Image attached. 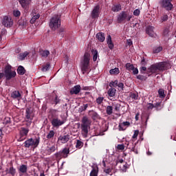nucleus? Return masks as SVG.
<instances>
[{"label": "nucleus", "instance_id": "f257e3e1", "mask_svg": "<svg viewBox=\"0 0 176 176\" xmlns=\"http://www.w3.org/2000/svg\"><path fill=\"white\" fill-rule=\"evenodd\" d=\"M166 68H167V63L160 62V63H155L154 65H151L147 69L146 71L148 75H152V74H159L160 72L166 70Z\"/></svg>", "mask_w": 176, "mask_h": 176}, {"label": "nucleus", "instance_id": "f03ea898", "mask_svg": "<svg viewBox=\"0 0 176 176\" xmlns=\"http://www.w3.org/2000/svg\"><path fill=\"white\" fill-rule=\"evenodd\" d=\"M81 70L82 74L91 71V68H90V54L88 52L84 54V58L81 61Z\"/></svg>", "mask_w": 176, "mask_h": 176}, {"label": "nucleus", "instance_id": "7ed1b4c3", "mask_svg": "<svg viewBox=\"0 0 176 176\" xmlns=\"http://www.w3.org/2000/svg\"><path fill=\"white\" fill-rule=\"evenodd\" d=\"M81 130L84 137H87L89 133V129H90V124H91V121L89 120L87 116H84L82 119Z\"/></svg>", "mask_w": 176, "mask_h": 176}, {"label": "nucleus", "instance_id": "20e7f679", "mask_svg": "<svg viewBox=\"0 0 176 176\" xmlns=\"http://www.w3.org/2000/svg\"><path fill=\"white\" fill-rule=\"evenodd\" d=\"M61 25V21L60 20V16L55 15L52 17L50 21V28L52 30H57Z\"/></svg>", "mask_w": 176, "mask_h": 176}, {"label": "nucleus", "instance_id": "39448f33", "mask_svg": "<svg viewBox=\"0 0 176 176\" xmlns=\"http://www.w3.org/2000/svg\"><path fill=\"white\" fill-rule=\"evenodd\" d=\"M24 144L25 148H30V146H32V148H37L39 145V138L28 139L24 142Z\"/></svg>", "mask_w": 176, "mask_h": 176}, {"label": "nucleus", "instance_id": "423d86ee", "mask_svg": "<svg viewBox=\"0 0 176 176\" xmlns=\"http://www.w3.org/2000/svg\"><path fill=\"white\" fill-rule=\"evenodd\" d=\"M133 17V15H130L127 14V12L122 11L121 13L119 14L117 20L118 23H123V21H130L131 20V18Z\"/></svg>", "mask_w": 176, "mask_h": 176}, {"label": "nucleus", "instance_id": "0eeeda50", "mask_svg": "<svg viewBox=\"0 0 176 176\" xmlns=\"http://www.w3.org/2000/svg\"><path fill=\"white\" fill-rule=\"evenodd\" d=\"M4 74L7 80H10L12 78H14V76H16V72L14 71H12V66L10 65H8L5 67Z\"/></svg>", "mask_w": 176, "mask_h": 176}, {"label": "nucleus", "instance_id": "6e6552de", "mask_svg": "<svg viewBox=\"0 0 176 176\" xmlns=\"http://www.w3.org/2000/svg\"><path fill=\"white\" fill-rule=\"evenodd\" d=\"M3 25L4 27H8L10 28L13 25V19H12V17L6 16L3 19Z\"/></svg>", "mask_w": 176, "mask_h": 176}, {"label": "nucleus", "instance_id": "1a4fd4ad", "mask_svg": "<svg viewBox=\"0 0 176 176\" xmlns=\"http://www.w3.org/2000/svg\"><path fill=\"white\" fill-rule=\"evenodd\" d=\"M173 0H162L161 1V6L162 8H165L166 10H171L173 9V4L171 3V1Z\"/></svg>", "mask_w": 176, "mask_h": 176}, {"label": "nucleus", "instance_id": "9d476101", "mask_svg": "<svg viewBox=\"0 0 176 176\" xmlns=\"http://www.w3.org/2000/svg\"><path fill=\"white\" fill-rule=\"evenodd\" d=\"M52 125L53 127H60V126H63L64 123H65V120H60L58 118H53L51 121Z\"/></svg>", "mask_w": 176, "mask_h": 176}, {"label": "nucleus", "instance_id": "9b49d317", "mask_svg": "<svg viewBox=\"0 0 176 176\" xmlns=\"http://www.w3.org/2000/svg\"><path fill=\"white\" fill-rule=\"evenodd\" d=\"M56 149H57V146H56V144L49 143L46 148L47 155H52L53 152L56 151Z\"/></svg>", "mask_w": 176, "mask_h": 176}, {"label": "nucleus", "instance_id": "f8f14e48", "mask_svg": "<svg viewBox=\"0 0 176 176\" xmlns=\"http://www.w3.org/2000/svg\"><path fill=\"white\" fill-rule=\"evenodd\" d=\"M91 16L92 17V19H98L99 16H100V6H96L91 13Z\"/></svg>", "mask_w": 176, "mask_h": 176}, {"label": "nucleus", "instance_id": "ddd939ff", "mask_svg": "<svg viewBox=\"0 0 176 176\" xmlns=\"http://www.w3.org/2000/svg\"><path fill=\"white\" fill-rule=\"evenodd\" d=\"M19 2L23 9H28V7L31 5L32 0H19Z\"/></svg>", "mask_w": 176, "mask_h": 176}, {"label": "nucleus", "instance_id": "4468645a", "mask_svg": "<svg viewBox=\"0 0 176 176\" xmlns=\"http://www.w3.org/2000/svg\"><path fill=\"white\" fill-rule=\"evenodd\" d=\"M69 141V135H60L58 138V142L59 144H67Z\"/></svg>", "mask_w": 176, "mask_h": 176}, {"label": "nucleus", "instance_id": "2eb2a0df", "mask_svg": "<svg viewBox=\"0 0 176 176\" xmlns=\"http://www.w3.org/2000/svg\"><path fill=\"white\" fill-rule=\"evenodd\" d=\"M155 30V27L153 26H148L146 29V32L151 36V38H153L155 36V32L153 31Z\"/></svg>", "mask_w": 176, "mask_h": 176}, {"label": "nucleus", "instance_id": "dca6fc26", "mask_svg": "<svg viewBox=\"0 0 176 176\" xmlns=\"http://www.w3.org/2000/svg\"><path fill=\"white\" fill-rule=\"evenodd\" d=\"M80 93V85H76L70 90V94H79Z\"/></svg>", "mask_w": 176, "mask_h": 176}, {"label": "nucleus", "instance_id": "f3484780", "mask_svg": "<svg viewBox=\"0 0 176 176\" xmlns=\"http://www.w3.org/2000/svg\"><path fill=\"white\" fill-rule=\"evenodd\" d=\"M12 98H14L20 101L21 100V94L19 91H14L11 94Z\"/></svg>", "mask_w": 176, "mask_h": 176}, {"label": "nucleus", "instance_id": "a211bd4d", "mask_svg": "<svg viewBox=\"0 0 176 176\" xmlns=\"http://www.w3.org/2000/svg\"><path fill=\"white\" fill-rule=\"evenodd\" d=\"M107 43L108 45L109 49H110V50H112V49H113L114 47V45H113V43L112 42V38L111 37V35H109L107 36Z\"/></svg>", "mask_w": 176, "mask_h": 176}, {"label": "nucleus", "instance_id": "6ab92c4d", "mask_svg": "<svg viewBox=\"0 0 176 176\" xmlns=\"http://www.w3.org/2000/svg\"><path fill=\"white\" fill-rule=\"evenodd\" d=\"M89 176H98V166H95L92 167V170Z\"/></svg>", "mask_w": 176, "mask_h": 176}, {"label": "nucleus", "instance_id": "aec40b11", "mask_svg": "<svg viewBox=\"0 0 176 176\" xmlns=\"http://www.w3.org/2000/svg\"><path fill=\"white\" fill-rule=\"evenodd\" d=\"M96 38L100 42H104L105 41V34L102 32L98 33Z\"/></svg>", "mask_w": 176, "mask_h": 176}, {"label": "nucleus", "instance_id": "412c9836", "mask_svg": "<svg viewBox=\"0 0 176 176\" xmlns=\"http://www.w3.org/2000/svg\"><path fill=\"white\" fill-rule=\"evenodd\" d=\"M28 131H29L28 129H25L24 127L21 128V130H20L21 137L27 136L28 134Z\"/></svg>", "mask_w": 176, "mask_h": 176}, {"label": "nucleus", "instance_id": "4be33fe9", "mask_svg": "<svg viewBox=\"0 0 176 176\" xmlns=\"http://www.w3.org/2000/svg\"><path fill=\"white\" fill-rule=\"evenodd\" d=\"M107 94L110 97H115V94H116V89L115 88L109 89Z\"/></svg>", "mask_w": 176, "mask_h": 176}, {"label": "nucleus", "instance_id": "5701e85b", "mask_svg": "<svg viewBox=\"0 0 176 176\" xmlns=\"http://www.w3.org/2000/svg\"><path fill=\"white\" fill-rule=\"evenodd\" d=\"M28 54H30V52H25L23 53H21L19 55L18 58L19 60H20L21 61H23V60L25 59V57H27V56H28Z\"/></svg>", "mask_w": 176, "mask_h": 176}, {"label": "nucleus", "instance_id": "b1692460", "mask_svg": "<svg viewBox=\"0 0 176 176\" xmlns=\"http://www.w3.org/2000/svg\"><path fill=\"white\" fill-rule=\"evenodd\" d=\"M27 170H28L27 165H21L19 168V173H22V174L27 173Z\"/></svg>", "mask_w": 176, "mask_h": 176}, {"label": "nucleus", "instance_id": "393cba45", "mask_svg": "<svg viewBox=\"0 0 176 176\" xmlns=\"http://www.w3.org/2000/svg\"><path fill=\"white\" fill-rule=\"evenodd\" d=\"M91 53L93 54V60L97 61V58L98 57V51H97V50H92Z\"/></svg>", "mask_w": 176, "mask_h": 176}, {"label": "nucleus", "instance_id": "a878e982", "mask_svg": "<svg viewBox=\"0 0 176 176\" xmlns=\"http://www.w3.org/2000/svg\"><path fill=\"white\" fill-rule=\"evenodd\" d=\"M39 17H41V15H39V14H35L34 15L33 14V16L30 20L31 24H34V23H35V21H36V20H38Z\"/></svg>", "mask_w": 176, "mask_h": 176}, {"label": "nucleus", "instance_id": "bb28decb", "mask_svg": "<svg viewBox=\"0 0 176 176\" xmlns=\"http://www.w3.org/2000/svg\"><path fill=\"white\" fill-rule=\"evenodd\" d=\"M19 75H24L25 74V69L23 66H19L17 69Z\"/></svg>", "mask_w": 176, "mask_h": 176}, {"label": "nucleus", "instance_id": "cd10ccee", "mask_svg": "<svg viewBox=\"0 0 176 176\" xmlns=\"http://www.w3.org/2000/svg\"><path fill=\"white\" fill-rule=\"evenodd\" d=\"M119 72H120L119 68H118V67H116L114 69H111L109 71V74L111 75H118Z\"/></svg>", "mask_w": 176, "mask_h": 176}, {"label": "nucleus", "instance_id": "c85d7f7f", "mask_svg": "<svg viewBox=\"0 0 176 176\" xmlns=\"http://www.w3.org/2000/svg\"><path fill=\"white\" fill-rule=\"evenodd\" d=\"M111 10H113V12H119V10H122V7L120 5H113L111 8Z\"/></svg>", "mask_w": 176, "mask_h": 176}, {"label": "nucleus", "instance_id": "c756f323", "mask_svg": "<svg viewBox=\"0 0 176 176\" xmlns=\"http://www.w3.org/2000/svg\"><path fill=\"white\" fill-rule=\"evenodd\" d=\"M14 17H20L21 16V12L18 9H15L12 12Z\"/></svg>", "mask_w": 176, "mask_h": 176}, {"label": "nucleus", "instance_id": "7c9ffc66", "mask_svg": "<svg viewBox=\"0 0 176 176\" xmlns=\"http://www.w3.org/2000/svg\"><path fill=\"white\" fill-rule=\"evenodd\" d=\"M50 69V63H47L46 65H43L42 71L43 72H46Z\"/></svg>", "mask_w": 176, "mask_h": 176}, {"label": "nucleus", "instance_id": "2f4dec72", "mask_svg": "<svg viewBox=\"0 0 176 176\" xmlns=\"http://www.w3.org/2000/svg\"><path fill=\"white\" fill-rule=\"evenodd\" d=\"M159 105H160V103H156V104H151V103H148L147 104V108L148 109H153V108H157V107H159Z\"/></svg>", "mask_w": 176, "mask_h": 176}, {"label": "nucleus", "instance_id": "473e14b6", "mask_svg": "<svg viewBox=\"0 0 176 176\" xmlns=\"http://www.w3.org/2000/svg\"><path fill=\"white\" fill-rule=\"evenodd\" d=\"M162 50H163V47L161 46L159 47H155L153 49V53L155 54H157V53H160V52H162Z\"/></svg>", "mask_w": 176, "mask_h": 176}, {"label": "nucleus", "instance_id": "72a5a7b5", "mask_svg": "<svg viewBox=\"0 0 176 176\" xmlns=\"http://www.w3.org/2000/svg\"><path fill=\"white\" fill-rule=\"evenodd\" d=\"M26 119H28V120H32V117L31 116V111H30V109H26Z\"/></svg>", "mask_w": 176, "mask_h": 176}, {"label": "nucleus", "instance_id": "f704fd0d", "mask_svg": "<svg viewBox=\"0 0 176 176\" xmlns=\"http://www.w3.org/2000/svg\"><path fill=\"white\" fill-rule=\"evenodd\" d=\"M49 54H50V52H49V50L41 51V55L42 56V57H47V56H49Z\"/></svg>", "mask_w": 176, "mask_h": 176}, {"label": "nucleus", "instance_id": "c9c22d12", "mask_svg": "<svg viewBox=\"0 0 176 176\" xmlns=\"http://www.w3.org/2000/svg\"><path fill=\"white\" fill-rule=\"evenodd\" d=\"M68 153H69V149L67 148H64L62 151L63 157H67L68 156Z\"/></svg>", "mask_w": 176, "mask_h": 176}, {"label": "nucleus", "instance_id": "e433bc0d", "mask_svg": "<svg viewBox=\"0 0 176 176\" xmlns=\"http://www.w3.org/2000/svg\"><path fill=\"white\" fill-rule=\"evenodd\" d=\"M158 94L160 98H164V97H166V95L164 94V89H159Z\"/></svg>", "mask_w": 176, "mask_h": 176}, {"label": "nucleus", "instance_id": "4c0bfd02", "mask_svg": "<svg viewBox=\"0 0 176 176\" xmlns=\"http://www.w3.org/2000/svg\"><path fill=\"white\" fill-rule=\"evenodd\" d=\"M126 69H127V71H133V69H134V65L130 64V63H126L125 65Z\"/></svg>", "mask_w": 176, "mask_h": 176}, {"label": "nucleus", "instance_id": "58836bf2", "mask_svg": "<svg viewBox=\"0 0 176 176\" xmlns=\"http://www.w3.org/2000/svg\"><path fill=\"white\" fill-rule=\"evenodd\" d=\"M113 111V108H112L111 106H107V109H106V112H107V115H112Z\"/></svg>", "mask_w": 176, "mask_h": 176}, {"label": "nucleus", "instance_id": "ea45409f", "mask_svg": "<svg viewBox=\"0 0 176 176\" xmlns=\"http://www.w3.org/2000/svg\"><path fill=\"white\" fill-rule=\"evenodd\" d=\"M83 146V142L80 140H77L76 144V148H78V149H80Z\"/></svg>", "mask_w": 176, "mask_h": 176}, {"label": "nucleus", "instance_id": "a19ab883", "mask_svg": "<svg viewBox=\"0 0 176 176\" xmlns=\"http://www.w3.org/2000/svg\"><path fill=\"white\" fill-rule=\"evenodd\" d=\"M54 137V131H50L48 134L47 135V138L50 140Z\"/></svg>", "mask_w": 176, "mask_h": 176}, {"label": "nucleus", "instance_id": "79ce46f5", "mask_svg": "<svg viewBox=\"0 0 176 176\" xmlns=\"http://www.w3.org/2000/svg\"><path fill=\"white\" fill-rule=\"evenodd\" d=\"M91 115L92 119L94 120H96V119H98L100 118V116H98V113H97L94 111H92Z\"/></svg>", "mask_w": 176, "mask_h": 176}, {"label": "nucleus", "instance_id": "37998d69", "mask_svg": "<svg viewBox=\"0 0 176 176\" xmlns=\"http://www.w3.org/2000/svg\"><path fill=\"white\" fill-rule=\"evenodd\" d=\"M130 144L133 145V143H130L129 142H126L125 143V145H126V148H128V149H131V151H133V152H134L135 151L134 146H130Z\"/></svg>", "mask_w": 176, "mask_h": 176}, {"label": "nucleus", "instance_id": "c03bdc74", "mask_svg": "<svg viewBox=\"0 0 176 176\" xmlns=\"http://www.w3.org/2000/svg\"><path fill=\"white\" fill-rule=\"evenodd\" d=\"M3 124H10V118L6 117L3 120Z\"/></svg>", "mask_w": 176, "mask_h": 176}, {"label": "nucleus", "instance_id": "a18cd8bd", "mask_svg": "<svg viewBox=\"0 0 176 176\" xmlns=\"http://www.w3.org/2000/svg\"><path fill=\"white\" fill-rule=\"evenodd\" d=\"M167 20H168V16L167 14H164L161 17L160 23H163L164 21H167Z\"/></svg>", "mask_w": 176, "mask_h": 176}, {"label": "nucleus", "instance_id": "49530a36", "mask_svg": "<svg viewBox=\"0 0 176 176\" xmlns=\"http://www.w3.org/2000/svg\"><path fill=\"white\" fill-rule=\"evenodd\" d=\"M120 167L121 170H122V171H125V170L127 169V164L126 162L121 164L120 165Z\"/></svg>", "mask_w": 176, "mask_h": 176}, {"label": "nucleus", "instance_id": "de8ad7c7", "mask_svg": "<svg viewBox=\"0 0 176 176\" xmlns=\"http://www.w3.org/2000/svg\"><path fill=\"white\" fill-rule=\"evenodd\" d=\"M9 173L11 174V175H14L16 174V169L13 168V166H11L10 168Z\"/></svg>", "mask_w": 176, "mask_h": 176}, {"label": "nucleus", "instance_id": "09e8293b", "mask_svg": "<svg viewBox=\"0 0 176 176\" xmlns=\"http://www.w3.org/2000/svg\"><path fill=\"white\" fill-rule=\"evenodd\" d=\"M109 86L111 87H116L118 86V80L112 81L110 82Z\"/></svg>", "mask_w": 176, "mask_h": 176}, {"label": "nucleus", "instance_id": "8fccbe9b", "mask_svg": "<svg viewBox=\"0 0 176 176\" xmlns=\"http://www.w3.org/2000/svg\"><path fill=\"white\" fill-rule=\"evenodd\" d=\"M118 127H119V131H123L126 130V126H124L122 123H120L119 124Z\"/></svg>", "mask_w": 176, "mask_h": 176}, {"label": "nucleus", "instance_id": "3c124183", "mask_svg": "<svg viewBox=\"0 0 176 176\" xmlns=\"http://www.w3.org/2000/svg\"><path fill=\"white\" fill-rule=\"evenodd\" d=\"M117 149H118V151H123L124 149V144H118Z\"/></svg>", "mask_w": 176, "mask_h": 176}, {"label": "nucleus", "instance_id": "603ef678", "mask_svg": "<svg viewBox=\"0 0 176 176\" xmlns=\"http://www.w3.org/2000/svg\"><path fill=\"white\" fill-rule=\"evenodd\" d=\"M102 101H104V97H98L97 99H96V102L97 104H100L102 102Z\"/></svg>", "mask_w": 176, "mask_h": 176}, {"label": "nucleus", "instance_id": "864d4df0", "mask_svg": "<svg viewBox=\"0 0 176 176\" xmlns=\"http://www.w3.org/2000/svg\"><path fill=\"white\" fill-rule=\"evenodd\" d=\"M141 13V11H140L139 9H136L133 11V15L134 16H140V14Z\"/></svg>", "mask_w": 176, "mask_h": 176}, {"label": "nucleus", "instance_id": "5fc2aeb1", "mask_svg": "<svg viewBox=\"0 0 176 176\" xmlns=\"http://www.w3.org/2000/svg\"><path fill=\"white\" fill-rule=\"evenodd\" d=\"M138 134H140V131L138 130L135 131L132 138H137L138 137Z\"/></svg>", "mask_w": 176, "mask_h": 176}, {"label": "nucleus", "instance_id": "6e6d98bb", "mask_svg": "<svg viewBox=\"0 0 176 176\" xmlns=\"http://www.w3.org/2000/svg\"><path fill=\"white\" fill-rule=\"evenodd\" d=\"M133 75H137L138 74V69L137 67H133L132 69Z\"/></svg>", "mask_w": 176, "mask_h": 176}, {"label": "nucleus", "instance_id": "4d7b16f0", "mask_svg": "<svg viewBox=\"0 0 176 176\" xmlns=\"http://www.w3.org/2000/svg\"><path fill=\"white\" fill-rule=\"evenodd\" d=\"M131 98H133V100H138V95L135 94H132L131 95Z\"/></svg>", "mask_w": 176, "mask_h": 176}, {"label": "nucleus", "instance_id": "13d9d810", "mask_svg": "<svg viewBox=\"0 0 176 176\" xmlns=\"http://www.w3.org/2000/svg\"><path fill=\"white\" fill-rule=\"evenodd\" d=\"M118 87H119V89L120 90H123V87L124 86V85L122 82H120L117 85Z\"/></svg>", "mask_w": 176, "mask_h": 176}, {"label": "nucleus", "instance_id": "bf43d9fd", "mask_svg": "<svg viewBox=\"0 0 176 176\" xmlns=\"http://www.w3.org/2000/svg\"><path fill=\"white\" fill-rule=\"evenodd\" d=\"M122 124L126 127V129H127V127H129V126H130V122L126 121V122H122Z\"/></svg>", "mask_w": 176, "mask_h": 176}, {"label": "nucleus", "instance_id": "052dcab7", "mask_svg": "<svg viewBox=\"0 0 176 176\" xmlns=\"http://www.w3.org/2000/svg\"><path fill=\"white\" fill-rule=\"evenodd\" d=\"M145 71H146V67H142L140 68V72H141L142 74H144Z\"/></svg>", "mask_w": 176, "mask_h": 176}, {"label": "nucleus", "instance_id": "680f3d73", "mask_svg": "<svg viewBox=\"0 0 176 176\" xmlns=\"http://www.w3.org/2000/svg\"><path fill=\"white\" fill-rule=\"evenodd\" d=\"M54 104H57L58 102H60V100L57 98V96L55 97V99L54 100Z\"/></svg>", "mask_w": 176, "mask_h": 176}, {"label": "nucleus", "instance_id": "e2e57ef3", "mask_svg": "<svg viewBox=\"0 0 176 176\" xmlns=\"http://www.w3.org/2000/svg\"><path fill=\"white\" fill-rule=\"evenodd\" d=\"M137 79H139L140 80H144V76L138 75L137 76Z\"/></svg>", "mask_w": 176, "mask_h": 176}, {"label": "nucleus", "instance_id": "0e129e2a", "mask_svg": "<svg viewBox=\"0 0 176 176\" xmlns=\"http://www.w3.org/2000/svg\"><path fill=\"white\" fill-rule=\"evenodd\" d=\"M105 163H111V161L110 160H103L102 161V165L104 166V167H105Z\"/></svg>", "mask_w": 176, "mask_h": 176}, {"label": "nucleus", "instance_id": "69168bd1", "mask_svg": "<svg viewBox=\"0 0 176 176\" xmlns=\"http://www.w3.org/2000/svg\"><path fill=\"white\" fill-rule=\"evenodd\" d=\"M115 111H119V109H120V104H117L115 108H114Z\"/></svg>", "mask_w": 176, "mask_h": 176}, {"label": "nucleus", "instance_id": "338daca9", "mask_svg": "<svg viewBox=\"0 0 176 176\" xmlns=\"http://www.w3.org/2000/svg\"><path fill=\"white\" fill-rule=\"evenodd\" d=\"M127 43L129 45V46H131V45H133V41L130 39L127 40Z\"/></svg>", "mask_w": 176, "mask_h": 176}, {"label": "nucleus", "instance_id": "774afa93", "mask_svg": "<svg viewBox=\"0 0 176 176\" xmlns=\"http://www.w3.org/2000/svg\"><path fill=\"white\" fill-rule=\"evenodd\" d=\"M118 163H120V164H123V163H124V161L121 159V160H119L117 162V164H118Z\"/></svg>", "mask_w": 176, "mask_h": 176}]
</instances>
